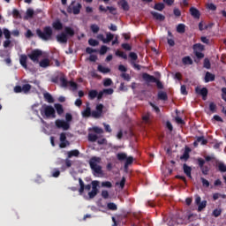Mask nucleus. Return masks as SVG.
<instances>
[{
	"instance_id": "51",
	"label": "nucleus",
	"mask_w": 226,
	"mask_h": 226,
	"mask_svg": "<svg viewBox=\"0 0 226 226\" xmlns=\"http://www.w3.org/2000/svg\"><path fill=\"white\" fill-rule=\"evenodd\" d=\"M88 43H89V45H91V47H96L99 44L98 41H96L94 39H89Z\"/></svg>"
},
{
	"instance_id": "25",
	"label": "nucleus",
	"mask_w": 226,
	"mask_h": 226,
	"mask_svg": "<svg viewBox=\"0 0 226 226\" xmlns=\"http://www.w3.org/2000/svg\"><path fill=\"white\" fill-rule=\"evenodd\" d=\"M98 72H100L101 73H110V69L109 67H104L103 65L100 64L97 67Z\"/></svg>"
},
{
	"instance_id": "17",
	"label": "nucleus",
	"mask_w": 226,
	"mask_h": 226,
	"mask_svg": "<svg viewBox=\"0 0 226 226\" xmlns=\"http://www.w3.org/2000/svg\"><path fill=\"white\" fill-rule=\"evenodd\" d=\"M118 6L122 8V10H124V11H128L130 10V5L126 0H120L118 2Z\"/></svg>"
},
{
	"instance_id": "6",
	"label": "nucleus",
	"mask_w": 226,
	"mask_h": 226,
	"mask_svg": "<svg viewBox=\"0 0 226 226\" xmlns=\"http://www.w3.org/2000/svg\"><path fill=\"white\" fill-rule=\"evenodd\" d=\"M102 162V158L100 157H92L89 162L90 168L94 172V174H103L102 170V166L98 165Z\"/></svg>"
},
{
	"instance_id": "15",
	"label": "nucleus",
	"mask_w": 226,
	"mask_h": 226,
	"mask_svg": "<svg viewBox=\"0 0 226 226\" xmlns=\"http://www.w3.org/2000/svg\"><path fill=\"white\" fill-rule=\"evenodd\" d=\"M79 195H82V193H84V190H87V192H89L91 190V185H84V181L82 180V178H79Z\"/></svg>"
},
{
	"instance_id": "38",
	"label": "nucleus",
	"mask_w": 226,
	"mask_h": 226,
	"mask_svg": "<svg viewBox=\"0 0 226 226\" xmlns=\"http://www.w3.org/2000/svg\"><path fill=\"white\" fill-rule=\"evenodd\" d=\"M206 206H207V201L203 200L200 204H198V211L200 212L202 209L206 208Z\"/></svg>"
},
{
	"instance_id": "55",
	"label": "nucleus",
	"mask_w": 226,
	"mask_h": 226,
	"mask_svg": "<svg viewBox=\"0 0 226 226\" xmlns=\"http://www.w3.org/2000/svg\"><path fill=\"white\" fill-rule=\"evenodd\" d=\"M177 33H185V25L183 24H179L177 26Z\"/></svg>"
},
{
	"instance_id": "27",
	"label": "nucleus",
	"mask_w": 226,
	"mask_h": 226,
	"mask_svg": "<svg viewBox=\"0 0 226 226\" xmlns=\"http://www.w3.org/2000/svg\"><path fill=\"white\" fill-rule=\"evenodd\" d=\"M44 100L48 102V103H54V97H52V94L49 93H44L43 94Z\"/></svg>"
},
{
	"instance_id": "39",
	"label": "nucleus",
	"mask_w": 226,
	"mask_h": 226,
	"mask_svg": "<svg viewBox=\"0 0 226 226\" xmlns=\"http://www.w3.org/2000/svg\"><path fill=\"white\" fill-rule=\"evenodd\" d=\"M4 36L5 40H10L11 38V32L8 28H4Z\"/></svg>"
},
{
	"instance_id": "35",
	"label": "nucleus",
	"mask_w": 226,
	"mask_h": 226,
	"mask_svg": "<svg viewBox=\"0 0 226 226\" xmlns=\"http://www.w3.org/2000/svg\"><path fill=\"white\" fill-rule=\"evenodd\" d=\"M51 175L52 177H59V176H61V171L59 170V169L55 168L52 170Z\"/></svg>"
},
{
	"instance_id": "1",
	"label": "nucleus",
	"mask_w": 226,
	"mask_h": 226,
	"mask_svg": "<svg viewBox=\"0 0 226 226\" xmlns=\"http://www.w3.org/2000/svg\"><path fill=\"white\" fill-rule=\"evenodd\" d=\"M41 56H43V51H41V49H33L27 56L21 55L19 57V63L25 70H27V57H29L33 63H40V57H41Z\"/></svg>"
},
{
	"instance_id": "29",
	"label": "nucleus",
	"mask_w": 226,
	"mask_h": 226,
	"mask_svg": "<svg viewBox=\"0 0 226 226\" xmlns=\"http://www.w3.org/2000/svg\"><path fill=\"white\" fill-rule=\"evenodd\" d=\"M151 13H152L153 17L155 18L156 20H161V21L165 20V16H163L156 11H152Z\"/></svg>"
},
{
	"instance_id": "20",
	"label": "nucleus",
	"mask_w": 226,
	"mask_h": 226,
	"mask_svg": "<svg viewBox=\"0 0 226 226\" xmlns=\"http://www.w3.org/2000/svg\"><path fill=\"white\" fill-rule=\"evenodd\" d=\"M41 68H49L50 66V60L49 58H43L39 62Z\"/></svg>"
},
{
	"instance_id": "31",
	"label": "nucleus",
	"mask_w": 226,
	"mask_h": 226,
	"mask_svg": "<svg viewBox=\"0 0 226 226\" xmlns=\"http://www.w3.org/2000/svg\"><path fill=\"white\" fill-rule=\"evenodd\" d=\"M80 154V152L77 149L75 150H71L68 152V158H73V156H79Z\"/></svg>"
},
{
	"instance_id": "46",
	"label": "nucleus",
	"mask_w": 226,
	"mask_h": 226,
	"mask_svg": "<svg viewBox=\"0 0 226 226\" xmlns=\"http://www.w3.org/2000/svg\"><path fill=\"white\" fill-rule=\"evenodd\" d=\"M60 163H64L67 169H70V167H72V161L70 159L62 160Z\"/></svg>"
},
{
	"instance_id": "3",
	"label": "nucleus",
	"mask_w": 226,
	"mask_h": 226,
	"mask_svg": "<svg viewBox=\"0 0 226 226\" xmlns=\"http://www.w3.org/2000/svg\"><path fill=\"white\" fill-rule=\"evenodd\" d=\"M75 36V30L71 26H65L64 31L56 35V41L58 43L66 44L68 43L69 38H73Z\"/></svg>"
},
{
	"instance_id": "63",
	"label": "nucleus",
	"mask_w": 226,
	"mask_h": 226,
	"mask_svg": "<svg viewBox=\"0 0 226 226\" xmlns=\"http://www.w3.org/2000/svg\"><path fill=\"white\" fill-rule=\"evenodd\" d=\"M102 199H109V191L103 190L102 192Z\"/></svg>"
},
{
	"instance_id": "16",
	"label": "nucleus",
	"mask_w": 226,
	"mask_h": 226,
	"mask_svg": "<svg viewBox=\"0 0 226 226\" xmlns=\"http://www.w3.org/2000/svg\"><path fill=\"white\" fill-rule=\"evenodd\" d=\"M195 91L197 94H200L202 96L203 100H206L207 96V88L206 87L201 88L200 87H197L195 88Z\"/></svg>"
},
{
	"instance_id": "44",
	"label": "nucleus",
	"mask_w": 226,
	"mask_h": 226,
	"mask_svg": "<svg viewBox=\"0 0 226 226\" xmlns=\"http://www.w3.org/2000/svg\"><path fill=\"white\" fill-rule=\"evenodd\" d=\"M158 99L159 100H163V101H165V100H167V93H165V92H159L158 93Z\"/></svg>"
},
{
	"instance_id": "21",
	"label": "nucleus",
	"mask_w": 226,
	"mask_h": 226,
	"mask_svg": "<svg viewBox=\"0 0 226 226\" xmlns=\"http://www.w3.org/2000/svg\"><path fill=\"white\" fill-rule=\"evenodd\" d=\"M190 13H191L192 17H193L194 19H200V12L195 7H192L190 9Z\"/></svg>"
},
{
	"instance_id": "62",
	"label": "nucleus",
	"mask_w": 226,
	"mask_h": 226,
	"mask_svg": "<svg viewBox=\"0 0 226 226\" xmlns=\"http://www.w3.org/2000/svg\"><path fill=\"white\" fill-rule=\"evenodd\" d=\"M93 132H94V133H103V129L100 128V127H94L93 128Z\"/></svg>"
},
{
	"instance_id": "52",
	"label": "nucleus",
	"mask_w": 226,
	"mask_h": 226,
	"mask_svg": "<svg viewBox=\"0 0 226 226\" xmlns=\"http://www.w3.org/2000/svg\"><path fill=\"white\" fill-rule=\"evenodd\" d=\"M104 87H109V86H112V79H105L103 81Z\"/></svg>"
},
{
	"instance_id": "33",
	"label": "nucleus",
	"mask_w": 226,
	"mask_h": 226,
	"mask_svg": "<svg viewBox=\"0 0 226 226\" xmlns=\"http://www.w3.org/2000/svg\"><path fill=\"white\" fill-rule=\"evenodd\" d=\"M116 56H117L118 57H121L122 59H128V56L126 55V53L121 50H117Z\"/></svg>"
},
{
	"instance_id": "8",
	"label": "nucleus",
	"mask_w": 226,
	"mask_h": 226,
	"mask_svg": "<svg viewBox=\"0 0 226 226\" xmlns=\"http://www.w3.org/2000/svg\"><path fill=\"white\" fill-rule=\"evenodd\" d=\"M117 158L119 160V162H124L125 160L124 169H128V166L133 163V156L128 157V155H126L124 153H118L117 154Z\"/></svg>"
},
{
	"instance_id": "28",
	"label": "nucleus",
	"mask_w": 226,
	"mask_h": 226,
	"mask_svg": "<svg viewBox=\"0 0 226 226\" xmlns=\"http://www.w3.org/2000/svg\"><path fill=\"white\" fill-rule=\"evenodd\" d=\"M97 96H98V91L97 90H90L88 92L89 100H94V98H97Z\"/></svg>"
},
{
	"instance_id": "37",
	"label": "nucleus",
	"mask_w": 226,
	"mask_h": 226,
	"mask_svg": "<svg viewBox=\"0 0 226 226\" xmlns=\"http://www.w3.org/2000/svg\"><path fill=\"white\" fill-rule=\"evenodd\" d=\"M21 87H22V91L25 94H27V93H29V91H31V85L30 84H25Z\"/></svg>"
},
{
	"instance_id": "13",
	"label": "nucleus",
	"mask_w": 226,
	"mask_h": 226,
	"mask_svg": "<svg viewBox=\"0 0 226 226\" xmlns=\"http://www.w3.org/2000/svg\"><path fill=\"white\" fill-rule=\"evenodd\" d=\"M55 124L56 128H63L64 131L70 130V123L64 120L56 119Z\"/></svg>"
},
{
	"instance_id": "2",
	"label": "nucleus",
	"mask_w": 226,
	"mask_h": 226,
	"mask_svg": "<svg viewBox=\"0 0 226 226\" xmlns=\"http://www.w3.org/2000/svg\"><path fill=\"white\" fill-rule=\"evenodd\" d=\"M103 114V104H97L95 110L91 111V107L87 103L85 110L82 111L83 117H94V119H100V117Z\"/></svg>"
},
{
	"instance_id": "36",
	"label": "nucleus",
	"mask_w": 226,
	"mask_h": 226,
	"mask_svg": "<svg viewBox=\"0 0 226 226\" xmlns=\"http://www.w3.org/2000/svg\"><path fill=\"white\" fill-rule=\"evenodd\" d=\"M34 15V11L33 9H27L26 15L25 19H33Z\"/></svg>"
},
{
	"instance_id": "61",
	"label": "nucleus",
	"mask_w": 226,
	"mask_h": 226,
	"mask_svg": "<svg viewBox=\"0 0 226 226\" xmlns=\"http://www.w3.org/2000/svg\"><path fill=\"white\" fill-rule=\"evenodd\" d=\"M200 169L202 174H204V176H207V172H209V168L207 166H203V168Z\"/></svg>"
},
{
	"instance_id": "34",
	"label": "nucleus",
	"mask_w": 226,
	"mask_h": 226,
	"mask_svg": "<svg viewBox=\"0 0 226 226\" xmlns=\"http://www.w3.org/2000/svg\"><path fill=\"white\" fill-rule=\"evenodd\" d=\"M88 140H89V142H96V140H98V135H96L94 133H89Z\"/></svg>"
},
{
	"instance_id": "40",
	"label": "nucleus",
	"mask_w": 226,
	"mask_h": 226,
	"mask_svg": "<svg viewBox=\"0 0 226 226\" xmlns=\"http://www.w3.org/2000/svg\"><path fill=\"white\" fill-rule=\"evenodd\" d=\"M90 29H91L92 33L96 34V33H98L100 31V26H98V25H96V24H93L90 26Z\"/></svg>"
},
{
	"instance_id": "22",
	"label": "nucleus",
	"mask_w": 226,
	"mask_h": 226,
	"mask_svg": "<svg viewBox=\"0 0 226 226\" xmlns=\"http://www.w3.org/2000/svg\"><path fill=\"white\" fill-rule=\"evenodd\" d=\"M183 169H184V172L187 176V177L192 179V167H190L186 164H184Z\"/></svg>"
},
{
	"instance_id": "59",
	"label": "nucleus",
	"mask_w": 226,
	"mask_h": 226,
	"mask_svg": "<svg viewBox=\"0 0 226 226\" xmlns=\"http://www.w3.org/2000/svg\"><path fill=\"white\" fill-rule=\"evenodd\" d=\"M109 48L107 46H102L100 49L101 56H103L104 54H107V50Z\"/></svg>"
},
{
	"instance_id": "11",
	"label": "nucleus",
	"mask_w": 226,
	"mask_h": 226,
	"mask_svg": "<svg viewBox=\"0 0 226 226\" xmlns=\"http://www.w3.org/2000/svg\"><path fill=\"white\" fill-rule=\"evenodd\" d=\"M98 186H100L99 181H92V191L88 192L89 199H94L95 195H98Z\"/></svg>"
},
{
	"instance_id": "64",
	"label": "nucleus",
	"mask_w": 226,
	"mask_h": 226,
	"mask_svg": "<svg viewBox=\"0 0 226 226\" xmlns=\"http://www.w3.org/2000/svg\"><path fill=\"white\" fill-rule=\"evenodd\" d=\"M14 93H23L22 87H20V86H16V87H14Z\"/></svg>"
},
{
	"instance_id": "53",
	"label": "nucleus",
	"mask_w": 226,
	"mask_h": 226,
	"mask_svg": "<svg viewBox=\"0 0 226 226\" xmlns=\"http://www.w3.org/2000/svg\"><path fill=\"white\" fill-rule=\"evenodd\" d=\"M11 47V41L10 39H6L4 41V49H8Z\"/></svg>"
},
{
	"instance_id": "19",
	"label": "nucleus",
	"mask_w": 226,
	"mask_h": 226,
	"mask_svg": "<svg viewBox=\"0 0 226 226\" xmlns=\"http://www.w3.org/2000/svg\"><path fill=\"white\" fill-rule=\"evenodd\" d=\"M52 27L55 28L56 31H61L63 29V23L61 20L56 19L52 23Z\"/></svg>"
},
{
	"instance_id": "10",
	"label": "nucleus",
	"mask_w": 226,
	"mask_h": 226,
	"mask_svg": "<svg viewBox=\"0 0 226 226\" xmlns=\"http://www.w3.org/2000/svg\"><path fill=\"white\" fill-rule=\"evenodd\" d=\"M193 50L196 57L198 59H202L204 57V53L202 51L204 50V45L200 43H197L193 45Z\"/></svg>"
},
{
	"instance_id": "58",
	"label": "nucleus",
	"mask_w": 226,
	"mask_h": 226,
	"mask_svg": "<svg viewBox=\"0 0 226 226\" xmlns=\"http://www.w3.org/2000/svg\"><path fill=\"white\" fill-rule=\"evenodd\" d=\"M220 215H222V209H215L213 211V215L215 217V218H218V216H220Z\"/></svg>"
},
{
	"instance_id": "7",
	"label": "nucleus",
	"mask_w": 226,
	"mask_h": 226,
	"mask_svg": "<svg viewBox=\"0 0 226 226\" xmlns=\"http://www.w3.org/2000/svg\"><path fill=\"white\" fill-rule=\"evenodd\" d=\"M124 183H126V178L124 177H119V174L117 173L115 177V190L121 192L124 188Z\"/></svg>"
},
{
	"instance_id": "48",
	"label": "nucleus",
	"mask_w": 226,
	"mask_h": 226,
	"mask_svg": "<svg viewBox=\"0 0 226 226\" xmlns=\"http://www.w3.org/2000/svg\"><path fill=\"white\" fill-rule=\"evenodd\" d=\"M218 170L220 172H226V165L223 162H219L218 163Z\"/></svg>"
},
{
	"instance_id": "56",
	"label": "nucleus",
	"mask_w": 226,
	"mask_h": 226,
	"mask_svg": "<svg viewBox=\"0 0 226 226\" xmlns=\"http://www.w3.org/2000/svg\"><path fill=\"white\" fill-rule=\"evenodd\" d=\"M204 68H207V70H209V68H211V63L207 58H205L204 60Z\"/></svg>"
},
{
	"instance_id": "5",
	"label": "nucleus",
	"mask_w": 226,
	"mask_h": 226,
	"mask_svg": "<svg viewBox=\"0 0 226 226\" xmlns=\"http://www.w3.org/2000/svg\"><path fill=\"white\" fill-rule=\"evenodd\" d=\"M40 112L42 117H46V119H49L50 117L56 119V109L50 105H42L40 109Z\"/></svg>"
},
{
	"instance_id": "14",
	"label": "nucleus",
	"mask_w": 226,
	"mask_h": 226,
	"mask_svg": "<svg viewBox=\"0 0 226 226\" xmlns=\"http://www.w3.org/2000/svg\"><path fill=\"white\" fill-rule=\"evenodd\" d=\"M67 146H70V141L66 139V133L65 132H61L60 133V144L59 147L61 149H64Z\"/></svg>"
},
{
	"instance_id": "30",
	"label": "nucleus",
	"mask_w": 226,
	"mask_h": 226,
	"mask_svg": "<svg viewBox=\"0 0 226 226\" xmlns=\"http://www.w3.org/2000/svg\"><path fill=\"white\" fill-rule=\"evenodd\" d=\"M99 10H100V11H109V13H114V7L107 6L105 8V7H103V5H100Z\"/></svg>"
},
{
	"instance_id": "32",
	"label": "nucleus",
	"mask_w": 226,
	"mask_h": 226,
	"mask_svg": "<svg viewBox=\"0 0 226 226\" xmlns=\"http://www.w3.org/2000/svg\"><path fill=\"white\" fill-rule=\"evenodd\" d=\"M55 109L58 116H61L64 112V109H63V105L61 104H55Z\"/></svg>"
},
{
	"instance_id": "26",
	"label": "nucleus",
	"mask_w": 226,
	"mask_h": 226,
	"mask_svg": "<svg viewBox=\"0 0 226 226\" xmlns=\"http://www.w3.org/2000/svg\"><path fill=\"white\" fill-rule=\"evenodd\" d=\"M215 80V74L207 72L205 75V82H213Z\"/></svg>"
},
{
	"instance_id": "24",
	"label": "nucleus",
	"mask_w": 226,
	"mask_h": 226,
	"mask_svg": "<svg viewBox=\"0 0 226 226\" xmlns=\"http://www.w3.org/2000/svg\"><path fill=\"white\" fill-rule=\"evenodd\" d=\"M124 135H126V131L123 130V129H119L117 132L116 137L118 140H121L123 139H124Z\"/></svg>"
},
{
	"instance_id": "42",
	"label": "nucleus",
	"mask_w": 226,
	"mask_h": 226,
	"mask_svg": "<svg viewBox=\"0 0 226 226\" xmlns=\"http://www.w3.org/2000/svg\"><path fill=\"white\" fill-rule=\"evenodd\" d=\"M12 17L14 19H22V16L20 15V11H19V10H17V9H13Z\"/></svg>"
},
{
	"instance_id": "49",
	"label": "nucleus",
	"mask_w": 226,
	"mask_h": 226,
	"mask_svg": "<svg viewBox=\"0 0 226 226\" xmlns=\"http://www.w3.org/2000/svg\"><path fill=\"white\" fill-rule=\"evenodd\" d=\"M163 8H165V5L163 4H156L154 5V10H157L158 11H163Z\"/></svg>"
},
{
	"instance_id": "43",
	"label": "nucleus",
	"mask_w": 226,
	"mask_h": 226,
	"mask_svg": "<svg viewBox=\"0 0 226 226\" xmlns=\"http://www.w3.org/2000/svg\"><path fill=\"white\" fill-rule=\"evenodd\" d=\"M129 57L131 58V63H135V61L139 59V56H137L135 52H131Z\"/></svg>"
},
{
	"instance_id": "47",
	"label": "nucleus",
	"mask_w": 226,
	"mask_h": 226,
	"mask_svg": "<svg viewBox=\"0 0 226 226\" xmlns=\"http://www.w3.org/2000/svg\"><path fill=\"white\" fill-rule=\"evenodd\" d=\"M122 79H124V80H126L127 82H130V80H132V77L130 76V74L126 73V72H123L121 74Z\"/></svg>"
},
{
	"instance_id": "18",
	"label": "nucleus",
	"mask_w": 226,
	"mask_h": 226,
	"mask_svg": "<svg viewBox=\"0 0 226 226\" xmlns=\"http://www.w3.org/2000/svg\"><path fill=\"white\" fill-rule=\"evenodd\" d=\"M59 81L61 83L62 87H68V84H70V81L66 79V76H64V74L60 75Z\"/></svg>"
},
{
	"instance_id": "50",
	"label": "nucleus",
	"mask_w": 226,
	"mask_h": 226,
	"mask_svg": "<svg viewBox=\"0 0 226 226\" xmlns=\"http://www.w3.org/2000/svg\"><path fill=\"white\" fill-rule=\"evenodd\" d=\"M197 142H199L200 144H201V146H206V144H207V140H206L204 139V137H199L197 139Z\"/></svg>"
},
{
	"instance_id": "54",
	"label": "nucleus",
	"mask_w": 226,
	"mask_h": 226,
	"mask_svg": "<svg viewBox=\"0 0 226 226\" xmlns=\"http://www.w3.org/2000/svg\"><path fill=\"white\" fill-rule=\"evenodd\" d=\"M200 181H201L203 186H205L206 188H209V181H207L204 177H200Z\"/></svg>"
},
{
	"instance_id": "45",
	"label": "nucleus",
	"mask_w": 226,
	"mask_h": 226,
	"mask_svg": "<svg viewBox=\"0 0 226 226\" xmlns=\"http://www.w3.org/2000/svg\"><path fill=\"white\" fill-rule=\"evenodd\" d=\"M183 63H184V64H192L193 61L192 60V58L190 56H185L183 58Z\"/></svg>"
},
{
	"instance_id": "57",
	"label": "nucleus",
	"mask_w": 226,
	"mask_h": 226,
	"mask_svg": "<svg viewBox=\"0 0 226 226\" xmlns=\"http://www.w3.org/2000/svg\"><path fill=\"white\" fill-rule=\"evenodd\" d=\"M103 188H112V183L106 181L102 183Z\"/></svg>"
},
{
	"instance_id": "41",
	"label": "nucleus",
	"mask_w": 226,
	"mask_h": 226,
	"mask_svg": "<svg viewBox=\"0 0 226 226\" xmlns=\"http://www.w3.org/2000/svg\"><path fill=\"white\" fill-rule=\"evenodd\" d=\"M69 86L72 91H77V89H79V85L74 81H69Z\"/></svg>"
},
{
	"instance_id": "60",
	"label": "nucleus",
	"mask_w": 226,
	"mask_h": 226,
	"mask_svg": "<svg viewBox=\"0 0 226 226\" xmlns=\"http://www.w3.org/2000/svg\"><path fill=\"white\" fill-rule=\"evenodd\" d=\"M104 94H112L114 93V89L112 88H105L102 90Z\"/></svg>"
},
{
	"instance_id": "12",
	"label": "nucleus",
	"mask_w": 226,
	"mask_h": 226,
	"mask_svg": "<svg viewBox=\"0 0 226 226\" xmlns=\"http://www.w3.org/2000/svg\"><path fill=\"white\" fill-rule=\"evenodd\" d=\"M97 39H99L100 41L103 43H109V41H112V40H114V34H112L111 33H106L105 38V35L101 34L97 35Z\"/></svg>"
},
{
	"instance_id": "23",
	"label": "nucleus",
	"mask_w": 226,
	"mask_h": 226,
	"mask_svg": "<svg viewBox=\"0 0 226 226\" xmlns=\"http://www.w3.org/2000/svg\"><path fill=\"white\" fill-rule=\"evenodd\" d=\"M142 77L146 82H156V78L147 73H144Z\"/></svg>"
},
{
	"instance_id": "9",
	"label": "nucleus",
	"mask_w": 226,
	"mask_h": 226,
	"mask_svg": "<svg viewBox=\"0 0 226 226\" xmlns=\"http://www.w3.org/2000/svg\"><path fill=\"white\" fill-rule=\"evenodd\" d=\"M75 4V1H72V4L69 5L67 8V12L68 13H73V15H79L80 13V10L82 9V4Z\"/></svg>"
},
{
	"instance_id": "4",
	"label": "nucleus",
	"mask_w": 226,
	"mask_h": 226,
	"mask_svg": "<svg viewBox=\"0 0 226 226\" xmlns=\"http://www.w3.org/2000/svg\"><path fill=\"white\" fill-rule=\"evenodd\" d=\"M36 34L38 38H40L41 40H43V41H49L52 40V34H54V32L52 30V27L44 26L43 31H41V29L40 28H37Z\"/></svg>"
}]
</instances>
